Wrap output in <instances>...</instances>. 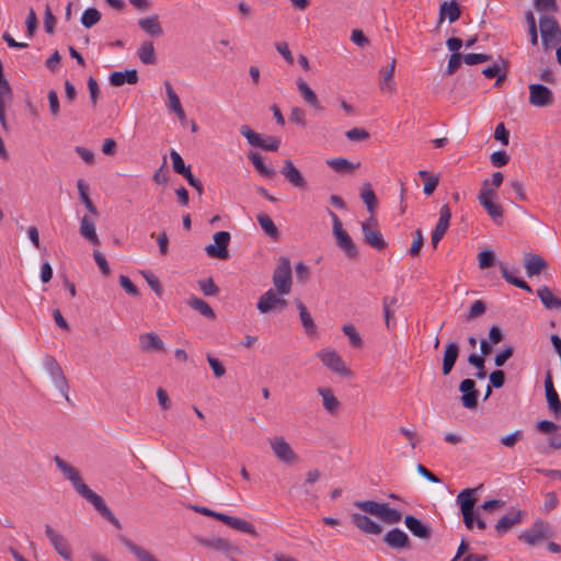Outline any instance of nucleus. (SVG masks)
<instances>
[{
  "label": "nucleus",
  "instance_id": "f257e3e1",
  "mask_svg": "<svg viewBox=\"0 0 561 561\" xmlns=\"http://www.w3.org/2000/svg\"><path fill=\"white\" fill-rule=\"evenodd\" d=\"M73 489L87 501H89L94 508L114 527L117 529L122 528L121 522L116 518L113 512L107 507L104 500L92 491L80 477L77 481L72 483Z\"/></svg>",
  "mask_w": 561,
  "mask_h": 561
},
{
  "label": "nucleus",
  "instance_id": "f03ea898",
  "mask_svg": "<svg viewBox=\"0 0 561 561\" xmlns=\"http://www.w3.org/2000/svg\"><path fill=\"white\" fill-rule=\"evenodd\" d=\"M273 284L278 295L284 296L291 289V266L287 257L280 256L276 268L273 272Z\"/></svg>",
  "mask_w": 561,
  "mask_h": 561
},
{
  "label": "nucleus",
  "instance_id": "7ed1b4c3",
  "mask_svg": "<svg viewBox=\"0 0 561 561\" xmlns=\"http://www.w3.org/2000/svg\"><path fill=\"white\" fill-rule=\"evenodd\" d=\"M541 44L545 50L561 42V28L553 16L542 15L539 19Z\"/></svg>",
  "mask_w": 561,
  "mask_h": 561
},
{
  "label": "nucleus",
  "instance_id": "20e7f679",
  "mask_svg": "<svg viewBox=\"0 0 561 561\" xmlns=\"http://www.w3.org/2000/svg\"><path fill=\"white\" fill-rule=\"evenodd\" d=\"M287 300L278 295L274 289L265 291L256 302V309L264 314L270 312H282L287 308Z\"/></svg>",
  "mask_w": 561,
  "mask_h": 561
},
{
  "label": "nucleus",
  "instance_id": "39448f33",
  "mask_svg": "<svg viewBox=\"0 0 561 561\" xmlns=\"http://www.w3.org/2000/svg\"><path fill=\"white\" fill-rule=\"evenodd\" d=\"M44 367L47 370L48 375L50 376L51 380L54 381L56 388L67 400H69V385L60 365L55 359V357L50 355L45 356Z\"/></svg>",
  "mask_w": 561,
  "mask_h": 561
},
{
  "label": "nucleus",
  "instance_id": "423d86ee",
  "mask_svg": "<svg viewBox=\"0 0 561 561\" xmlns=\"http://www.w3.org/2000/svg\"><path fill=\"white\" fill-rule=\"evenodd\" d=\"M45 535L57 554L65 561H72L71 547L67 538L57 533L49 524L45 525Z\"/></svg>",
  "mask_w": 561,
  "mask_h": 561
},
{
  "label": "nucleus",
  "instance_id": "0eeeda50",
  "mask_svg": "<svg viewBox=\"0 0 561 561\" xmlns=\"http://www.w3.org/2000/svg\"><path fill=\"white\" fill-rule=\"evenodd\" d=\"M195 539L199 545L206 548L225 553L228 557L229 561H239L234 559L232 556H230L232 553H239V548L231 543L229 540L220 537H196Z\"/></svg>",
  "mask_w": 561,
  "mask_h": 561
},
{
  "label": "nucleus",
  "instance_id": "6e6552de",
  "mask_svg": "<svg viewBox=\"0 0 561 561\" xmlns=\"http://www.w3.org/2000/svg\"><path fill=\"white\" fill-rule=\"evenodd\" d=\"M317 355L321 359L322 364L330 368L333 373L342 376L352 375V371L346 368L342 357L337 354L336 351L324 348L321 350Z\"/></svg>",
  "mask_w": 561,
  "mask_h": 561
},
{
  "label": "nucleus",
  "instance_id": "1a4fd4ad",
  "mask_svg": "<svg viewBox=\"0 0 561 561\" xmlns=\"http://www.w3.org/2000/svg\"><path fill=\"white\" fill-rule=\"evenodd\" d=\"M529 89V103L536 107H547L553 103L552 91L540 83H531Z\"/></svg>",
  "mask_w": 561,
  "mask_h": 561
},
{
  "label": "nucleus",
  "instance_id": "9d476101",
  "mask_svg": "<svg viewBox=\"0 0 561 561\" xmlns=\"http://www.w3.org/2000/svg\"><path fill=\"white\" fill-rule=\"evenodd\" d=\"M270 444L275 457L278 460L288 465L295 463L298 460V456L283 436H277L273 439H270Z\"/></svg>",
  "mask_w": 561,
  "mask_h": 561
},
{
  "label": "nucleus",
  "instance_id": "9b49d317",
  "mask_svg": "<svg viewBox=\"0 0 561 561\" xmlns=\"http://www.w3.org/2000/svg\"><path fill=\"white\" fill-rule=\"evenodd\" d=\"M459 391L462 407L469 410L477 409L480 392L476 387V381L470 378L463 379L459 385Z\"/></svg>",
  "mask_w": 561,
  "mask_h": 561
},
{
  "label": "nucleus",
  "instance_id": "f8f14e48",
  "mask_svg": "<svg viewBox=\"0 0 561 561\" xmlns=\"http://www.w3.org/2000/svg\"><path fill=\"white\" fill-rule=\"evenodd\" d=\"M214 518L222 522L224 524L231 527L232 529L249 534L251 536H257L255 527L250 522H248L245 519L230 516V515L219 513V512H216V514L214 515Z\"/></svg>",
  "mask_w": 561,
  "mask_h": 561
},
{
  "label": "nucleus",
  "instance_id": "ddd939ff",
  "mask_svg": "<svg viewBox=\"0 0 561 561\" xmlns=\"http://www.w3.org/2000/svg\"><path fill=\"white\" fill-rule=\"evenodd\" d=\"M382 540L391 549L409 550L412 548L409 536L400 528H393L386 533Z\"/></svg>",
  "mask_w": 561,
  "mask_h": 561
},
{
  "label": "nucleus",
  "instance_id": "4468645a",
  "mask_svg": "<svg viewBox=\"0 0 561 561\" xmlns=\"http://www.w3.org/2000/svg\"><path fill=\"white\" fill-rule=\"evenodd\" d=\"M547 523L542 519H537L531 529H527L523 531L518 539L528 543V545H536L538 541L542 539L549 538L551 535L546 531Z\"/></svg>",
  "mask_w": 561,
  "mask_h": 561
},
{
  "label": "nucleus",
  "instance_id": "2eb2a0df",
  "mask_svg": "<svg viewBox=\"0 0 561 561\" xmlns=\"http://www.w3.org/2000/svg\"><path fill=\"white\" fill-rule=\"evenodd\" d=\"M404 525L419 539L430 540L432 538V528L413 515H405Z\"/></svg>",
  "mask_w": 561,
  "mask_h": 561
},
{
  "label": "nucleus",
  "instance_id": "dca6fc26",
  "mask_svg": "<svg viewBox=\"0 0 561 561\" xmlns=\"http://www.w3.org/2000/svg\"><path fill=\"white\" fill-rule=\"evenodd\" d=\"M352 523L364 534L380 535L382 527L369 516L360 513L351 514Z\"/></svg>",
  "mask_w": 561,
  "mask_h": 561
},
{
  "label": "nucleus",
  "instance_id": "f3484780",
  "mask_svg": "<svg viewBox=\"0 0 561 561\" xmlns=\"http://www.w3.org/2000/svg\"><path fill=\"white\" fill-rule=\"evenodd\" d=\"M284 178L296 188H306L307 181L291 160H285L280 170Z\"/></svg>",
  "mask_w": 561,
  "mask_h": 561
},
{
  "label": "nucleus",
  "instance_id": "a211bd4d",
  "mask_svg": "<svg viewBox=\"0 0 561 561\" xmlns=\"http://www.w3.org/2000/svg\"><path fill=\"white\" fill-rule=\"evenodd\" d=\"M451 213L448 206H443L439 210L438 222L432 233V245H437L448 230Z\"/></svg>",
  "mask_w": 561,
  "mask_h": 561
},
{
  "label": "nucleus",
  "instance_id": "6ab92c4d",
  "mask_svg": "<svg viewBox=\"0 0 561 561\" xmlns=\"http://www.w3.org/2000/svg\"><path fill=\"white\" fill-rule=\"evenodd\" d=\"M482 488V484L477 488H468L460 491L457 495V503L460 507V512L465 513L468 511H474V506L478 502V491Z\"/></svg>",
  "mask_w": 561,
  "mask_h": 561
},
{
  "label": "nucleus",
  "instance_id": "aec40b11",
  "mask_svg": "<svg viewBox=\"0 0 561 561\" xmlns=\"http://www.w3.org/2000/svg\"><path fill=\"white\" fill-rule=\"evenodd\" d=\"M499 268L501 271L502 277L511 285L520 288L527 293H533L531 287L528 285L526 280L515 276L518 273V268L513 267L510 268L507 263L499 262Z\"/></svg>",
  "mask_w": 561,
  "mask_h": 561
},
{
  "label": "nucleus",
  "instance_id": "412c9836",
  "mask_svg": "<svg viewBox=\"0 0 561 561\" xmlns=\"http://www.w3.org/2000/svg\"><path fill=\"white\" fill-rule=\"evenodd\" d=\"M139 347L147 353L164 351V343L154 332L142 333L139 335Z\"/></svg>",
  "mask_w": 561,
  "mask_h": 561
},
{
  "label": "nucleus",
  "instance_id": "4be33fe9",
  "mask_svg": "<svg viewBox=\"0 0 561 561\" xmlns=\"http://www.w3.org/2000/svg\"><path fill=\"white\" fill-rule=\"evenodd\" d=\"M459 345L456 342H448L445 346L442 373L444 376H448L453 370L458 357H459Z\"/></svg>",
  "mask_w": 561,
  "mask_h": 561
},
{
  "label": "nucleus",
  "instance_id": "5701e85b",
  "mask_svg": "<svg viewBox=\"0 0 561 561\" xmlns=\"http://www.w3.org/2000/svg\"><path fill=\"white\" fill-rule=\"evenodd\" d=\"M547 265V261L538 254L530 252L524 254V266L528 277L539 275Z\"/></svg>",
  "mask_w": 561,
  "mask_h": 561
},
{
  "label": "nucleus",
  "instance_id": "b1692460",
  "mask_svg": "<svg viewBox=\"0 0 561 561\" xmlns=\"http://www.w3.org/2000/svg\"><path fill=\"white\" fill-rule=\"evenodd\" d=\"M138 26L151 37H159L163 34V28L157 14L139 19Z\"/></svg>",
  "mask_w": 561,
  "mask_h": 561
},
{
  "label": "nucleus",
  "instance_id": "393cba45",
  "mask_svg": "<svg viewBox=\"0 0 561 561\" xmlns=\"http://www.w3.org/2000/svg\"><path fill=\"white\" fill-rule=\"evenodd\" d=\"M362 230L365 241L369 245H385L382 236L376 227V221L371 217L368 221L362 224Z\"/></svg>",
  "mask_w": 561,
  "mask_h": 561
},
{
  "label": "nucleus",
  "instance_id": "a878e982",
  "mask_svg": "<svg viewBox=\"0 0 561 561\" xmlns=\"http://www.w3.org/2000/svg\"><path fill=\"white\" fill-rule=\"evenodd\" d=\"M524 515H525V512L522 510H518L515 512V514L513 516H511V515L502 516L495 525V531L501 536L506 534L512 528V526L522 523Z\"/></svg>",
  "mask_w": 561,
  "mask_h": 561
},
{
  "label": "nucleus",
  "instance_id": "bb28decb",
  "mask_svg": "<svg viewBox=\"0 0 561 561\" xmlns=\"http://www.w3.org/2000/svg\"><path fill=\"white\" fill-rule=\"evenodd\" d=\"M317 391L322 398L323 408L330 414H336L341 407V403L334 396L332 389L329 387H319Z\"/></svg>",
  "mask_w": 561,
  "mask_h": 561
},
{
  "label": "nucleus",
  "instance_id": "cd10ccee",
  "mask_svg": "<svg viewBox=\"0 0 561 561\" xmlns=\"http://www.w3.org/2000/svg\"><path fill=\"white\" fill-rule=\"evenodd\" d=\"M329 216L333 224V234L336 238L337 245H353L352 239L344 230L343 225L335 213L329 210Z\"/></svg>",
  "mask_w": 561,
  "mask_h": 561
},
{
  "label": "nucleus",
  "instance_id": "c85d7f7f",
  "mask_svg": "<svg viewBox=\"0 0 561 561\" xmlns=\"http://www.w3.org/2000/svg\"><path fill=\"white\" fill-rule=\"evenodd\" d=\"M537 296L546 309H561V299L556 297L548 286L542 285L539 287L537 289Z\"/></svg>",
  "mask_w": 561,
  "mask_h": 561
},
{
  "label": "nucleus",
  "instance_id": "c756f323",
  "mask_svg": "<svg viewBox=\"0 0 561 561\" xmlns=\"http://www.w3.org/2000/svg\"><path fill=\"white\" fill-rule=\"evenodd\" d=\"M138 81V75L135 69L125 71H114L110 76V83L114 87H121L125 83L135 84Z\"/></svg>",
  "mask_w": 561,
  "mask_h": 561
},
{
  "label": "nucleus",
  "instance_id": "7c9ffc66",
  "mask_svg": "<svg viewBox=\"0 0 561 561\" xmlns=\"http://www.w3.org/2000/svg\"><path fill=\"white\" fill-rule=\"evenodd\" d=\"M296 84H297V89L300 92L304 101L306 103H308L310 106H312L313 108L320 110L321 106H320L318 96L314 93V91L308 85V83L304 79L299 78V79H297Z\"/></svg>",
  "mask_w": 561,
  "mask_h": 561
},
{
  "label": "nucleus",
  "instance_id": "2f4dec72",
  "mask_svg": "<svg viewBox=\"0 0 561 561\" xmlns=\"http://www.w3.org/2000/svg\"><path fill=\"white\" fill-rule=\"evenodd\" d=\"M121 541L138 561H158L149 551L136 545L129 538L122 536Z\"/></svg>",
  "mask_w": 561,
  "mask_h": 561
},
{
  "label": "nucleus",
  "instance_id": "473e14b6",
  "mask_svg": "<svg viewBox=\"0 0 561 561\" xmlns=\"http://www.w3.org/2000/svg\"><path fill=\"white\" fill-rule=\"evenodd\" d=\"M394 65H396V61L392 60L387 69H381L380 70V72H379V75H380L379 85H380V90L381 91H388L390 93L394 92V90H396V82L392 79L393 71H394Z\"/></svg>",
  "mask_w": 561,
  "mask_h": 561
},
{
  "label": "nucleus",
  "instance_id": "72a5a7b5",
  "mask_svg": "<svg viewBox=\"0 0 561 561\" xmlns=\"http://www.w3.org/2000/svg\"><path fill=\"white\" fill-rule=\"evenodd\" d=\"M460 16V9L455 1L443 2L439 8L440 21L447 19L449 23L456 22Z\"/></svg>",
  "mask_w": 561,
  "mask_h": 561
},
{
  "label": "nucleus",
  "instance_id": "f704fd0d",
  "mask_svg": "<svg viewBox=\"0 0 561 561\" xmlns=\"http://www.w3.org/2000/svg\"><path fill=\"white\" fill-rule=\"evenodd\" d=\"M54 462L56 463L57 468L61 471V473L65 476V478L71 482V484L81 477L80 472L73 466L68 463L59 456L54 457Z\"/></svg>",
  "mask_w": 561,
  "mask_h": 561
},
{
  "label": "nucleus",
  "instance_id": "c9c22d12",
  "mask_svg": "<svg viewBox=\"0 0 561 561\" xmlns=\"http://www.w3.org/2000/svg\"><path fill=\"white\" fill-rule=\"evenodd\" d=\"M297 308L299 310V317L301 324L307 334H313L317 331V327L313 322L311 314L309 313L307 307L302 304L301 300L296 301Z\"/></svg>",
  "mask_w": 561,
  "mask_h": 561
},
{
  "label": "nucleus",
  "instance_id": "e433bc0d",
  "mask_svg": "<svg viewBox=\"0 0 561 561\" xmlns=\"http://www.w3.org/2000/svg\"><path fill=\"white\" fill-rule=\"evenodd\" d=\"M80 233L91 243L99 242L94 220L88 216L81 218Z\"/></svg>",
  "mask_w": 561,
  "mask_h": 561
},
{
  "label": "nucleus",
  "instance_id": "4c0bfd02",
  "mask_svg": "<svg viewBox=\"0 0 561 561\" xmlns=\"http://www.w3.org/2000/svg\"><path fill=\"white\" fill-rule=\"evenodd\" d=\"M187 305L207 319L214 320L216 318V314L211 307L205 300L198 297H191L187 300Z\"/></svg>",
  "mask_w": 561,
  "mask_h": 561
},
{
  "label": "nucleus",
  "instance_id": "58836bf2",
  "mask_svg": "<svg viewBox=\"0 0 561 561\" xmlns=\"http://www.w3.org/2000/svg\"><path fill=\"white\" fill-rule=\"evenodd\" d=\"M137 56L145 65H153L156 62L154 47L152 42L145 41L137 49Z\"/></svg>",
  "mask_w": 561,
  "mask_h": 561
},
{
  "label": "nucleus",
  "instance_id": "ea45409f",
  "mask_svg": "<svg viewBox=\"0 0 561 561\" xmlns=\"http://www.w3.org/2000/svg\"><path fill=\"white\" fill-rule=\"evenodd\" d=\"M163 85H164L165 93H167L165 107L168 108V111L174 113V112L181 110L182 104H181L180 98L176 94L173 87L171 85V83L169 81H164Z\"/></svg>",
  "mask_w": 561,
  "mask_h": 561
},
{
  "label": "nucleus",
  "instance_id": "a19ab883",
  "mask_svg": "<svg viewBox=\"0 0 561 561\" xmlns=\"http://www.w3.org/2000/svg\"><path fill=\"white\" fill-rule=\"evenodd\" d=\"M499 262L496 260L495 253L490 248H484L478 254V266L480 270H486L494 265L499 266Z\"/></svg>",
  "mask_w": 561,
  "mask_h": 561
},
{
  "label": "nucleus",
  "instance_id": "79ce46f5",
  "mask_svg": "<svg viewBox=\"0 0 561 561\" xmlns=\"http://www.w3.org/2000/svg\"><path fill=\"white\" fill-rule=\"evenodd\" d=\"M479 203L485 209L488 215L495 221H500L503 217V210L500 204L495 203L494 199H481Z\"/></svg>",
  "mask_w": 561,
  "mask_h": 561
},
{
  "label": "nucleus",
  "instance_id": "37998d69",
  "mask_svg": "<svg viewBox=\"0 0 561 561\" xmlns=\"http://www.w3.org/2000/svg\"><path fill=\"white\" fill-rule=\"evenodd\" d=\"M468 363L477 369V371L473 374L477 379L481 380L486 377L485 359L482 358V356H478V354L471 353L468 356Z\"/></svg>",
  "mask_w": 561,
  "mask_h": 561
},
{
  "label": "nucleus",
  "instance_id": "c03bdc74",
  "mask_svg": "<svg viewBox=\"0 0 561 561\" xmlns=\"http://www.w3.org/2000/svg\"><path fill=\"white\" fill-rule=\"evenodd\" d=\"M256 219L260 227L267 236L272 237L273 239L277 238L278 230L268 215L260 214L257 215Z\"/></svg>",
  "mask_w": 561,
  "mask_h": 561
},
{
  "label": "nucleus",
  "instance_id": "a18cd8bd",
  "mask_svg": "<svg viewBox=\"0 0 561 561\" xmlns=\"http://www.w3.org/2000/svg\"><path fill=\"white\" fill-rule=\"evenodd\" d=\"M402 514L396 508L389 506L388 503H383L379 518L388 524H396L401 520Z\"/></svg>",
  "mask_w": 561,
  "mask_h": 561
},
{
  "label": "nucleus",
  "instance_id": "49530a36",
  "mask_svg": "<svg viewBox=\"0 0 561 561\" xmlns=\"http://www.w3.org/2000/svg\"><path fill=\"white\" fill-rule=\"evenodd\" d=\"M354 505L367 514L375 515V516L379 517L380 512L383 506V503H378L373 500H367V501L355 502Z\"/></svg>",
  "mask_w": 561,
  "mask_h": 561
},
{
  "label": "nucleus",
  "instance_id": "de8ad7c7",
  "mask_svg": "<svg viewBox=\"0 0 561 561\" xmlns=\"http://www.w3.org/2000/svg\"><path fill=\"white\" fill-rule=\"evenodd\" d=\"M249 158L256 171L262 175L273 176L275 174V170L272 167L265 165L262 157L257 152L250 153Z\"/></svg>",
  "mask_w": 561,
  "mask_h": 561
},
{
  "label": "nucleus",
  "instance_id": "09e8293b",
  "mask_svg": "<svg viewBox=\"0 0 561 561\" xmlns=\"http://www.w3.org/2000/svg\"><path fill=\"white\" fill-rule=\"evenodd\" d=\"M142 277L146 279L148 286L154 291L158 297H162L163 287L159 278L151 271H140Z\"/></svg>",
  "mask_w": 561,
  "mask_h": 561
},
{
  "label": "nucleus",
  "instance_id": "8fccbe9b",
  "mask_svg": "<svg viewBox=\"0 0 561 561\" xmlns=\"http://www.w3.org/2000/svg\"><path fill=\"white\" fill-rule=\"evenodd\" d=\"M101 19V13L95 8H88L81 15V24L90 28L95 25Z\"/></svg>",
  "mask_w": 561,
  "mask_h": 561
},
{
  "label": "nucleus",
  "instance_id": "3c124183",
  "mask_svg": "<svg viewBox=\"0 0 561 561\" xmlns=\"http://www.w3.org/2000/svg\"><path fill=\"white\" fill-rule=\"evenodd\" d=\"M170 158H171V161H172V167H173V170L174 172L179 173V174H184V173H188V170L191 169L190 165H186L181 157V154L172 149L170 151Z\"/></svg>",
  "mask_w": 561,
  "mask_h": 561
},
{
  "label": "nucleus",
  "instance_id": "603ef678",
  "mask_svg": "<svg viewBox=\"0 0 561 561\" xmlns=\"http://www.w3.org/2000/svg\"><path fill=\"white\" fill-rule=\"evenodd\" d=\"M327 164L336 172H351L354 167L345 158H333L327 161Z\"/></svg>",
  "mask_w": 561,
  "mask_h": 561
},
{
  "label": "nucleus",
  "instance_id": "864d4df0",
  "mask_svg": "<svg viewBox=\"0 0 561 561\" xmlns=\"http://www.w3.org/2000/svg\"><path fill=\"white\" fill-rule=\"evenodd\" d=\"M546 399L549 409L552 411L553 415L558 419L561 415V401L557 391H549L546 393Z\"/></svg>",
  "mask_w": 561,
  "mask_h": 561
},
{
  "label": "nucleus",
  "instance_id": "5fc2aeb1",
  "mask_svg": "<svg viewBox=\"0 0 561 561\" xmlns=\"http://www.w3.org/2000/svg\"><path fill=\"white\" fill-rule=\"evenodd\" d=\"M241 135L248 140V142L253 147L261 146V141L263 137L255 133L252 128H250L248 125H242L240 127Z\"/></svg>",
  "mask_w": 561,
  "mask_h": 561
},
{
  "label": "nucleus",
  "instance_id": "6e6d98bb",
  "mask_svg": "<svg viewBox=\"0 0 561 561\" xmlns=\"http://www.w3.org/2000/svg\"><path fill=\"white\" fill-rule=\"evenodd\" d=\"M343 333L348 337L350 343L353 347H362L363 341L360 335L357 333L355 327L353 324H344L342 327Z\"/></svg>",
  "mask_w": 561,
  "mask_h": 561
},
{
  "label": "nucleus",
  "instance_id": "4d7b16f0",
  "mask_svg": "<svg viewBox=\"0 0 561 561\" xmlns=\"http://www.w3.org/2000/svg\"><path fill=\"white\" fill-rule=\"evenodd\" d=\"M396 305H397L396 298H387V297L383 298L382 309H383L385 322H386L387 328L391 327V319L394 313Z\"/></svg>",
  "mask_w": 561,
  "mask_h": 561
},
{
  "label": "nucleus",
  "instance_id": "13d9d810",
  "mask_svg": "<svg viewBox=\"0 0 561 561\" xmlns=\"http://www.w3.org/2000/svg\"><path fill=\"white\" fill-rule=\"evenodd\" d=\"M360 197L365 205L367 206L368 211L373 213L375 204H376V195L374 191L370 188L369 184H365L362 192Z\"/></svg>",
  "mask_w": 561,
  "mask_h": 561
},
{
  "label": "nucleus",
  "instance_id": "bf43d9fd",
  "mask_svg": "<svg viewBox=\"0 0 561 561\" xmlns=\"http://www.w3.org/2000/svg\"><path fill=\"white\" fill-rule=\"evenodd\" d=\"M485 310H486L485 302L482 301V300H476L471 305V307H470V309H469V311L467 313L466 320L467 321H471V320L482 316L485 312Z\"/></svg>",
  "mask_w": 561,
  "mask_h": 561
},
{
  "label": "nucleus",
  "instance_id": "052dcab7",
  "mask_svg": "<svg viewBox=\"0 0 561 561\" xmlns=\"http://www.w3.org/2000/svg\"><path fill=\"white\" fill-rule=\"evenodd\" d=\"M198 286L205 296H214L219 291L218 286L211 277L198 280Z\"/></svg>",
  "mask_w": 561,
  "mask_h": 561
},
{
  "label": "nucleus",
  "instance_id": "680f3d73",
  "mask_svg": "<svg viewBox=\"0 0 561 561\" xmlns=\"http://www.w3.org/2000/svg\"><path fill=\"white\" fill-rule=\"evenodd\" d=\"M514 347L511 345L504 346V348L497 353L494 357V364L496 367H502L513 356Z\"/></svg>",
  "mask_w": 561,
  "mask_h": 561
},
{
  "label": "nucleus",
  "instance_id": "e2e57ef3",
  "mask_svg": "<svg viewBox=\"0 0 561 561\" xmlns=\"http://www.w3.org/2000/svg\"><path fill=\"white\" fill-rule=\"evenodd\" d=\"M523 438V431L516 430L501 438V444L505 447L513 448Z\"/></svg>",
  "mask_w": 561,
  "mask_h": 561
},
{
  "label": "nucleus",
  "instance_id": "0e129e2a",
  "mask_svg": "<svg viewBox=\"0 0 561 561\" xmlns=\"http://www.w3.org/2000/svg\"><path fill=\"white\" fill-rule=\"evenodd\" d=\"M207 362L216 378H221L226 374V368L218 358L208 354Z\"/></svg>",
  "mask_w": 561,
  "mask_h": 561
},
{
  "label": "nucleus",
  "instance_id": "69168bd1",
  "mask_svg": "<svg viewBox=\"0 0 561 561\" xmlns=\"http://www.w3.org/2000/svg\"><path fill=\"white\" fill-rule=\"evenodd\" d=\"M491 163L495 168L504 167L508 163L510 157L504 150L494 151L491 154Z\"/></svg>",
  "mask_w": 561,
  "mask_h": 561
},
{
  "label": "nucleus",
  "instance_id": "338daca9",
  "mask_svg": "<svg viewBox=\"0 0 561 561\" xmlns=\"http://www.w3.org/2000/svg\"><path fill=\"white\" fill-rule=\"evenodd\" d=\"M119 285L130 296L137 297L139 296V290L137 286L129 279L126 275L119 276Z\"/></svg>",
  "mask_w": 561,
  "mask_h": 561
},
{
  "label": "nucleus",
  "instance_id": "774afa93",
  "mask_svg": "<svg viewBox=\"0 0 561 561\" xmlns=\"http://www.w3.org/2000/svg\"><path fill=\"white\" fill-rule=\"evenodd\" d=\"M345 136L351 141H362L369 137V134L364 128H352L345 133Z\"/></svg>",
  "mask_w": 561,
  "mask_h": 561
}]
</instances>
